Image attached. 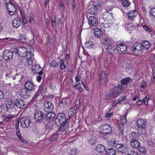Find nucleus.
<instances>
[{"mask_svg":"<svg viewBox=\"0 0 155 155\" xmlns=\"http://www.w3.org/2000/svg\"><path fill=\"white\" fill-rule=\"evenodd\" d=\"M70 117L66 119L65 114L64 113H59L55 119V123L58 126L61 125L58 131H62L65 130L68 126Z\"/></svg>","mask_w":155,"mask_h":155,"instance_id":"nucleus-1","label":"nucleus"},{"mask_svg":"<svg viewBox=\"0 0 155 155\" xmlns=\"http://www.w3.org/2000/svg\"><path fill=\"white\" fill-rule=\"evenodd\" d=\"M123 86L121 85L115 86L110 90L109 93L106 95V99L109 100L117 97L123 91Z\"/></svg>","mask_w":155,"mask_h":155,"instance_id":"nucleus-2","label":"nucleus"},{"mask_svg":"<svg viewBox=\"0 0 155 155\" xmlns=\"http://www.w3.org/2000/svg\"><path fill=\"white\" fill-rule=\"evenodd\" d=\"M147 124V121L145 119L140 118L137 120V125L138 127V134L142 135L146 134Z\"/></svg>","mask_w":155,"mask_h":155,"instance_id":"nucleus-3","label":"nucleus"},{"mask_svg":"<svg viewBox=\"0 0 155 155\" xmlns=\"http://www.w3.org/2000/svg\"><path fill=\"white\" fill-rule=\"evenodd\" d=\"M100 4L97 0H94L92 4L88 7V13L91 15H94L98 11V8L100 7Z\"/></svg>","mask_w":155,"mask_h":155,"instance_id":"nucleus-4","label":"nucleus"},{"mask_svg":"<svg viewBox=\"0 0 155 155\" xmlns=\"http://www.w3.org/2000/svg\"><path fill=\"white\" fill-rule=\"evenodd\" d=\"M141 43H136L134 44L132 47H130L129 48L133 54L136 55H139L142 53L144 52Z\"/></svg>","mask_w":155,"mask_h":155,"instance_id":"nucleus-5","label":"nucleus"},{"mask_svg":"<svg viewBox=\"0 0 155 155\" xmlns=\"http://www.w3.org/2000/svg\"><path fill=\"white\" fill-rule=\"evenodd\" d=\"M101 133L103 134L108 135L111 133L112 131V128L109 124L105 123L101 124Z\"/></svg>","mask_w":155,"mask_h":155,"instance_id":"nucleus-6","label":"nucleus"},{"mask_svg":"<svg viewBox=\"0 0 155 155\" xmlns=\"http://www.w3.org/2000/svg\"><path fill=\"white\" fill-rule=\"evenodd\" d=\"M21 126L23 128H28L30 126L31 122L30 119L26 117L21 118L20 120Z\"/></svg>","mask_w":155,"mask_h":155,"instance_id":"nucleus-7","label":"nucleus"},{"mask_svg":"<svg viewBox=\"0 0 155 155\" xmlns=\"http://www.w3.org/2000/svg\"><path fill=\"white\" fill-rule=\"evenodd\" d=\"M117 50L120 54H125L130 52L127 48V46L124 44L121 43L117 45L116 47Z\"/></svg>","mask_w":155,"mask_h":155,"instance_id":"nucleus-8","label":"nucleus"},{"mask_svg":"<svg viewBox=\"0 0 155 155\" xmlns=\"http://www.w3.org/2000/svg\"><path fill=\"white\" fill-rule=\"evenodd\" d=\"M45 115L40 111H36L34 114V117L35 120L38 122L43 121L45 119Z\"/></svg>","mask_w":155,"mask_h":155,"instance_id":"nucleus-9","label":"nucleus"},{"mask_svg":"<svg viewBox=\"0 0 155 155\" xmlns=\"http://www.w3.org/2000/svg\"><path fill=\"white\" fill-rule=\"evenodd\" d=\"M13 56V53L11 50H6L3 52V58L6 61H9L11 60L12 59Z\"/></svg>","mask_w":155,"mask_h":155,"instance_id":"nucleus-10","label":"nucleus"},{"mask_svg":"<svg viewBox=\"0 0 155 155\" xmlns=\"http://www.w3.org/2000/svg\"><path fill=\"white\" fill-rule=\"evenodd\" d=\"M18 51V55L22 58L26 56L27 57L31 54V53L27 52V49L24 47H19Z\"/></svg>","mask_w":155,"mask_h":155,"instance_id":"nucleus-11","label":"nucleus"},{"mask_svg":"<svg viewBox=\"0 0 155 155\" xmlns=\"http://www.w3.org/2000/svg\"><path fill=\"white\" fill-rule=\"evenodd\" d=\"M25 88L28 91H31L35 89V85L33 83L30 81H26L25 84Z\"/></svg>","mask_w":155,"mask_h":155,"instance_id":"nucleus-12","label":"nucleus"},{"mask_svg":"<svg viewBox=\"0 0 155 155\" xmlns=\"http://www.w3.org/2000/svg\"><path fill=\"white\" fill-rule=\"evenodd\" d=\"M116 149L121 153H124L128 151V148L126 144H120L116 146Z\"/></svg>","mask_w":155,"mask_h":155,"instance_id":"nucleus-13","label":"nucleus"},{"mask_svg":"<svg viewBox=\"0 0 155 155\" xmlns=\"http://www.w3.org/2000/svg\"><path fill=\"white\" fill-rule=\"evenodd\" d=\"M88 24L90 27L93 28V26H96L98 24L97 19L95 17L91 16L88 18Z\"/></svg>","mask_w":155,"mask_h":155,"instance_id":"nucleus-14","label":"nucleus"},{"mask_svg":"<svg viewBox=\"0 0 155 155\" xmlns=\"http://www.w3.org/2000/svg\"><path fill=\"white\" fill-rule=\"evenodd\" d=\"M32 71L35 74L42 75L43 72L42 68L38 65H34L32 66Z\"/></svg>","mask_w":155,"mask_h":155,"instance_id":"nucleus-15","label":"nucleus"},{"mask_svg":"<svg viewBox=\"0 0 155 155\" xmlns=\"http://www.w3.org/2000/svg\"><path fill=\"white\" fill-rule=\"evenodd\" d=\"M144 52H146V51L149 49L150 47V43L147 41H144L141 44Z\"/></svg>","mask_w":155,"mask_h":155,"instance_id":"nucleus-16","label":"nucleus"},{"mask_svg":"<svg viewBox=\"0 0 155 155\" xmlns=\"http://www.w3.org/2000/svg\"><path fill=\"white\" fill-rule=\"evenodd\" d=\"M101 42L105 45H112L113 44V41L109 38H102Z\"/></svg>","mask_w":155,"mask_h":155,"instance_id":"nucleus-17","label":"nucleus"},{"mask_svg":"<svg viewBox=\"0 0 155 155\" xmlns=\"http://www.w3.org/2000/svg\"><path fill=\"white\" fill-rule=\"evenodd\" d=\"M21 19L18 18H16L12 21V24L13 26L16 28L19 27L21 24Z\"/></svg>","mask_w":155,"mask_h":155,"instance_id":"nucleus-18","label":"nucleus"},{"mask_svg":"<svg viewBox=\"0 0 155 155\" xmlns=\"http://www.w3.org/2000/svg\"><path fill=\"white\" fill-rule=\"evenodd\" d=\"M44 106L45 108L48 109L50 111H52L54 108L53 104L49 101H45L44 103Z\"/></svg>","mask_w":155,"mask_h":155,"instance_id":"nucleus-19","label":"nucleus"},{"mask_svg":"<svg viewBox=\"0 0 155 155\" xmlns=\"http://www.w3.org/2000/svg\"><path fill=\"white\" fill-rule=\"evenodd\" d=\"M15 104L18 107L21 109L23 108L25 105V102L21 99H17L16 100Z\"/></svg>","mask_w":155,"mask_h":155,"instance_id":"nucleus-20","label":"nucleus"},{"mask_svg":"<svg viewBox=\"0 0 155 155\" xmlns=\"http://www.w3.org/2000/svg\"><path fill=\"white\" fill-rule=\"evenodd\" d=\"M55 117V114L52 112H49L46 115V119L49 121H51L54 120Z\"/></svg>","mask_w":155,"mask_h":155,"instance_id":"nucleus-21","label":"nucleus"},{"mask_svg":"<svg viewBox=\"0 0 155 155\" xmlns=\"http://www.w3.org/2000/svg\"><path fill=\"white\" fill-rule=\"evenodd\" d=\"M106 48V52L107 53L111 54L114 53L115 48L113 45H108Z\"/></svg>","mask_w":155,"mask_h":155,"instance_id":"nucleus-22","label":"nucleus"},{"mask_svg":"<svg viewBox=\"0 0 155 155\" xmlns=\"http://www.w3.org/2000/svg\"><path fill=\"white\" fill-rule=\"evenodd\" d=\"M103 18L107 22H109L113 19L112 14L109 13L107 12L104 15Z\"/></svg>","mask_w":155,"mask_h":155,"instance_id":"nucleus-23","label":"nucleus"},{"mask_svg":"<svg viewBox=\"0 0 155 155\" xmlns=\"http://www.w3.org/2000/svg\"><path fill=\"white\" fill-rule=\"evenodd\" d=\"M88 141L90 144H94L97 142V138L92 135H90L88 137Z\"/></svg>","mask_w":155,"mask_h":155,"instance_id":"nucleus-24","label":"nucleus"},{"mask_svg":"<svg viewBox=\"0 0 155 155\" xmlns=\"http://www.w3.org/2000/svg\"><path fill=\"white\" fill-rule=\"evenodd\" d=\"M131 146L135 148H137L140 146V143L137 140H131L130 142Z\"/></svg>","mask_w":155,"mask_h":155,"instance_id":"nucleus-25","label":"nucleus"},{"mask_svg":"<svg viewBox=\"0 0 155 155\" xmlns=\"http://www.w3.org/2000/svg\"><path fill=\"white\" fill-rule=\"evenodd\" d=\"M28 92L26 89H23L20 91V94L21 97L26 98L29 96Z\"/></svg>","mask_w":155,"mask_h":155,"instance_id":"nucleus-26","label":"nucleus"},{"mask_svg":"<svg viewBox=\"0 0 155 155\" xmlns=\"http://www.w3.org/2000/svg\"><path fill=\"white\" fill-rule=\"evenodd\" d=\"M68 99H62L61 101L59 104V107L63 108L67 106V104H68Z\"/></svg>","mask_w":155,"mask_h":155,"instance_id":"nucleus-27","label":"nucleus"},{"mask_svg":"<svg viewBox=\"0 0 155 155\" xmlns=\"http://www.w3.org/2000/svg\"><path fill=\"white\" fill-rule=\"evenodd\" d=\"M94 32L95 36L98 38L101 37L103 34L102 32L100 29L95 28Z\"/></svg>","mask_w":155,"mask_h":155,"instance_id":"nucleus-28","label":"nucleus"},{"mask_svg":"<svg viewBox=\"0 0 155 155\" xmlns=\"http://www.w3.org/2000/svg\"><path fill=\"white\" fill-rule=\"evenodd\" d=\"M96 149L99 152H103L105 151V148L101 145L98 144L97 146Z\"/></svg>","mask_w":155,"mask_h":155,"instance_id":"nucleus-29","label":"nucleus"},{"mask_svg":"<svg viewBox=\"0 0 155 155\" xmlns=\"http://www.w3.org/2000/svg\"><path fill=\"white\" fill-rule=\"evenodd\" d=\"M106 152L107 155H115L116 151L113 148H110L107 149Z\"/></svg>","mask_w":155,"mask_h":155,"instance_id":"nucleus-30","label":"nucleus"},{"mask_svg":"<svg viewBox=\"0 0 155 155\" xmlns=\"http://www.w3.org/2000/svg\"><path fill=\"white\" fill-rule=\"evenodd\" d=\"M138 134H137L134 131L131 134V140H137V139H138L139 137L138 136Z\"/></svg>","mask_w":155,"mask_h":155,"instance_id":"nucleus-31","label":"nucleus"},{"mask_svg":"<svg viewBox=\"0 0 155 155\" xmlns=\"http://www.w3.org/2000/svg\"><path fill=\"white\" fill-rule=\"evenodd\" d=\"M128 112H127L126 113V115L123 116H121L120 118V122L122 124H126L127 122L126 119V116Z\"/></svg>","mask_w":155,"mask_h":155,"instance_id":"nucleus-32","label":"nucleus"},{"mask_svg":"<svg viewBox=\"0 0 155 155\" xmlns=\"http://www.w3.org/2000/svg\"><path fill=\"white\" fill-rule=\"evenodd\" d=\"M131 81V79L129 78H127L122 79L121 80V83L122 85H126L127 83L130 82Z\"/></svg>","mask_w":155,"mask_h":155,"instance_id":"nucleus-33","label":"nucleus"},{"mask_svg":"<svg viewBox=\"0 0 155 155\" xmlns=\"http://www.w3.org/2000/svg\"><path fill=\"white\" fill-rule=\"evenodd\" d=\"M34 15L33 14L30 13L29 14V20L30 23L33 24L35 23V22L34 20Z\"/></svg>","mask_w":155,"mask_h":155,"instance_id":"nucleus-34","label":"nucleus"},{"mask_svg":"<svg viewBox=\"0 0 155 155\" xmlns=\"http://www.w3.org/2000/svg\"><path fill=\"white\" fill-rule=\"evenodd\" d=\"M107 75L104 71H102L100 74V79H107Z\"/></svg>","mask_w":155,"mask_h":155,"instance_id":"nucleus-35","label":"nucleus"},{"mask_svg":"<svg viewBox=\"0 0 155 155\" xmlns=\"http://www.w3.org/2000/svg\"><path fill=\"white\" fill-rule=\"evenodd\" d=\"M94 44V43L91 41L86 42L85 43V47L88 48H92Z\"/></svg>","mask_w":155,"mask_h":155,"instance_id":"nucleus-36","label":"nucleus"},{"mask_svg":"<svg viewBox=\"0 0 155 155\" xmlns=\"http://www.w3.org/2000/svg\"><path fill=\"white\" fill-rule=\"evenodd\" d=\"M58 138V136L57 133H55L53 134L50 137V140L51 141H55Z\"/></svg>","mask_w":155,"mask_h":155,"instance_id":"nucleus-37","label":"nucleus"},{"mask_svg":"<svg viewBox=\"0 0 155 155\" xmlns=\"http://www.w3.org/2000/svg\"><path fill=\"white\" fill-rule=\"evenodd\" d=\"M122 4L124 6L128 7L130 5V3L128 0H122Z\"/></svg>","mask_w":155,"mask_h":155,"instance_id":"nucleus-38","label":"nucleus"},{"mask_svg":"<svg viewBox=\"0 0 155 155\" xmlns=\"http://www.w3.org/2000/svg\"><path fill=\"white\" fill-rule=\"evenodd\" d=\"M128 15L129 18L131 20L134 19L136 17L134 13V12L132 11L129 12L128 14Z\"/></svg>","mask_w":155,"mask_h":155,"instance_id":"nucleus-39","label":"nucleus"},{"mask_svg":"<svg viewBox=\"0 0 155 155\" xmlns=\"http://www.w3.org/2000/svg\"><path fill=\"white\" fill-rule=\"evenodd\" d=\"M107 79H100L99 82L101 85L104 86L107 83Z\"/></svg>","mask_w":155,"mask_h":155,"instance_id":"nucleus-40","label":"nucleus"},{"mask_svg":"<svg viewBox=\"0 0 155 155\" xmlns=\"http://www.w3.org/2000/svg\"><path fill=\"white\" fill-rule=\"evenodd\" d=\"M125 68L127 69H130L132 67V64L130 61L125 62L124 65Z\"/></svg>","mask_w":155,"mask_h":155,"instance_id":"nucleus-41","label":"nucleus"},{"mask_svg":"<svg viewBox=\"0 0 155 155\" xmlns=\"http://www.w3.org/2000/svg\"><path fill=\"white\" fill-rule=\"evenodd\" d=\"M49 65L51 67L55 68L58 66V64L55 61H52L49 64Z\"/></svg>","mask_w":155,"mask_h":155,"instance_id":"nucleus-42","label":"nucleus"},{"mask_svg":"<svg viewBox=\"0 0 155 155\" xmlns=\"http://www.w3.org/2000/svg\"><path fill=\"white\" fill-rule=\"evenodd\" d=\"M21 14L23 19V22L25 24V26H27V21L26 18L25 17V15L24 14L21 12Z\"/></svg>","mask_w":155,"mask_h":155,"instance_id":"nucleus-43","label":"nucleus"},{"mask_svg":"<svg viewBox=\"0 0 155 155\" xmlns=\"http://www.w3.org/2000/svg\"><path fill=\"white\" fill-rule=\"evenodd\" d=\"M60 68L61 70L64 69L66 67V66L64 64V59H61L60 60Z\"/></svg>","mask_w":155,"mask_h":155,"instance_id":"nucleus-44","label":"nucleus"},{"mask_svg":"<svg viewBox=\"0 0 155 155\" xmlns=\"http://www.w3.org/2000/svg\"><path fill=\"white\" fill-rule=\"evenodd\" d=\"M27 62L26 65L28 66L32 64V61L31 60V57H27Z\"/></svg>","mask_w":155,"mask_h":155,"instance_id":"nucleus-45","label":"nucleus"},{"mask_svg":"<svg viewBox=\"0 0 155 155\" xmlns=\"http://www.w3.org/2000/svg\"><path fill=\"white\" fill-rule=\"evenodd\" d=\"M19 47H16L15 46L14 47L13 51H11L12 53H13V55L14 53L15 54H18L19 52Z\"/></svg>","mask_w":155,"mask_h":155,"instance_id":"nucleus-46","label":"nucleus"},{"mask_svg":"<svg viewBox=\"0 0 155 155\" xmlns=\"http://www.w3.org/2000/svg\"><path fill=\"white\" fill-rule=\"evenodd\" d=\"M126 96H123L122 97H120L118 99V102H119L120 104L125 101L126 100Z\"/></svg>","mask_w":155,"mask_h":155,"instance_id":"nucleus-47","label":"nucleus"},{"mask_svg":"<svg viewBox=\"0 0 155 155\" xmlns=\"http://www.w3.org/2000/svg\"><path fill=\"white\" fill-rule=\"evenodd\" d=\"M149 12L151 15L153 16V17L155 18V8H152L150 11Z\"/></svg>","mask_w":155,"mask_h":155,"instance_id":"nucleus-48","label":"nucleus"},{"mask_svg":"<svg viewBox=\"0 0 155 155\" xmlns=\"http://www.w3.org/2000/svg\"><path fill=\"white\" fill-rule=\"evenodd\" d=\"M149 99V97H146L144 98L142 100L143 103L145 105H147L148 104V101Z\"/></svg>","mask_w":155,"mask_h":155,"instance_id":"nucleus-49","label":"nucleus"},{"mask_svg":"<svg viewBox=\"0 0 155 155\" xmlns=\"http://www.w3.org/2000/svg\"><path fill=\"white\" fill-rule=\"evenodd\" d=\"M138 148V150L140 152L144 153L146 151V149L143 146H139Z\"/></svg>","mask_w":155,"mask_h":155,"instance_id":"nucleus-50","label":"nucleus"},{"mask_svg":"<svg viewBox=\"0 0 155 155\" xmlns=\"http://www.w3.org/2000/svg\"><path fill=\"white\" fill-rule=\"evenodd\" d=\"M70 153L71 154L73 155L76 154L78 153V151L77 149L75 148L72 149L71 150Z\"/></svg>","mask_w":155,"mask_h":155,"instance_id":"nucleus-51","label":"nucleus"},{"mask_svg":"<svg viewBox=\"0 0 155 155\" xmlns=\"http://www.w3.org/2000/svg\"><path fill=\"white\" fill-rule=\"evenodd\" d=\"M147 87V85L146 83L144 81H142L140 87L142 89H143V90L144 89L145 87Z\"/></svg>","mask_w":155,"mask_h":155,"instance_id":"nucleus-52","label":"nucleus"},{"mask_svg":"<svg viewBox=\"0 0 155 155\" xmlns=\"http://www.w3.org/2000/svg\"><path fill=\"white\" fill-rule=\"evenodd\" d=\"M124 128V126L123 124H120L119 125L118 129L120 133L122 132Z\"/></svg>","mask_w":155,"mask_h":155,"instance_id":"nucleus-53","label":"nucleus"},{"mask_svg":"<svg viewBox=\"0 0 155 155\" xmlns=\"http://www.w3.org/2000/svg\"><path fill=\"white\" fill-rule=\"evenodd\" d=\"M128 153L129 155H138V154L137 152L134 150H131Z\"/></svg>","mask_w":155,"mask_h":155,"instance_id":"nucleus-54","label":"nucleus"},{"mask_svg":"<svg viewBox=\"0 0 155 155\" xmlns=\"http://www.w3.org/2000/svg\"><path fill=\"white\" fill-rule=\"evenodd\" d=\"M13 117V115H9V116L6 117L5 119L4 120L5 121H8L11 119H12Z\"/></svg>","mask_w":155,"mask_h":155,"instance_id":"nucleus-55","label":"nucleus"},{"mask_svg":"<svg viewBox=\"0 0 155 155\" xmlns=\"http://www.w3.org/2000/svg\"><path fill=\"white\" fill-rule=\"evenodd\" d=\"M45 127L46 129L49 130H51L52 129L53 126L50 124H46Z\"/></svg>","mask_w":155,"mask_h":155,"instance_id":"nucleus-56","label":"nucleus"},{"mask_svg":"<svg viewBox=\"0 0 155 155\" xmlns=\"http://www.w3.org/2000/svg\"><path fill=\"white\" fill-rule=\"evenodd\" d=\"M143 29L146 31L150 32L151 31L150 29L148 26L145 25H143L142 26Z\"/></svg>","mask_w":155,"mask_h":155,"instance_id":"nucleus-57","label":"nucleus"},{"mask_svg":"<svg viewBox=\"0 0 155 155\" xmlns=\"http://www.w3.org/2000/svg\"><path fill=\"white\" fill-rule=\"evenodd\" d=\"M20 124V121L19 120H18L16 121V122L15 123V129L16 130H19L18 129L19 125Z\"/></svg>","mask_w":155,"mask_h":155,"instance_id":"nucleus-58","label":"nucleus"},{"mask_svg":"<svg viewBox=\"0 0 155 155\" xmlns=\"http://www.w3.org/2000/svg\"><path fill=\"white\" fill-rule=\"evenodd\" d=\"M151 81L155 82V68L153 70V77L151 78Z\"/></svg>","mask_w":155,"mask_h":155,"instance_id":"nucleus-59","label":"nucleus"},{"mask_svg":"<svg viewBox=\"0 0 155 155\" xmlns=\"http://www.w3.org/2000/svg\"><path fill=\"white\" fill-rule=\"evenodd\" d=\"M16 134L18 137L19 139L22 137V135L21 134V133L19 131V130H17Z\"/></svg>","mask_w":155,"mask_h":155,"instance_id":"nucleus-60","label":"nucleus"},{"mask_svg":"<svg viewBox=\"0 0 155 155\" xmlns=\"http://www.w3.org/2000/svg\"><path fill=\"white\" fill-rule=\"evenodd\" d=\"M7 102H8V104H6V106L7 107V108H8V106L10 107V106L11 105L12 102V101L11 100L8 99L7 100Z\"/></svg>","mask_w":155,"mask_h":155,"instance_id":"nucleus-61","label":"nucleus"},{"mask_svg":"<svg viewBox=\"0 0 155 155\" xmlns=\"http://www.w3.org/2000/svg\"><path fill=\"white\" fill-rule=\"evenodd\" d=\"M4 97V95L2 90L0 89V101L3 99Z\"/></svg>","mask_w":155,"mask_h":155,"instance_id":"nucleus-62","label":"nucleus"},{"mask_svg":"<svg viewBox=\"0 0 155 155\" xmlns=\"http://www.w3.org/2000/svg\"><path fill=\"white\" fill-rule=\"evenodd\" d=\"M19 40L21 41V42L25 43L26 42V39L25 38L23 37H20L19 39Z\"/></svg>","mask_w":155,"mask_h":155,"instance_id":"nucleus-63","label":"nucleus"},{"mask_svg":"<svg viewBox=\"0 0 155 155\" xmlns=\"http://www.w3.org/2000/svg\"><path fill=\"white\" fill-rule=\"evenodd\" d=\"M41 75L39 74L38 76L37 77V80L38 82H40L42 79V76H41Z\"/></svg>","mask_w":155,"mask_h":155,"instance_id":"nucleus-64","label":"nucleus"}]
</instances>
